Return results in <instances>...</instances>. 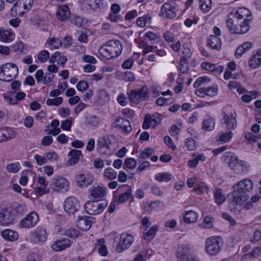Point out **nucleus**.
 <instances>
[{
	"mask_svg": "<svg viewBox=\"0 0 261 261\" xmlns=\"http://www.w3.org/2000/svg\"><path fill=\"white\" fill-rule=\"evenodd\" d=\"M142 101L147 100L149 97V89L146 86H143L140 89L136 90Z\"/></svg>",
	"mask_w": 261,
	"mask_h": 261,
	"instance_id": "37",
	"label": "nucleus"
},
{
	"mask_svg": "<svg viewBox=\"0 0 261 261\" xmlns=\"http://www.w3.org/2000/svg\"><path fill=\"white\" fill-rule=\"evenodd\" d=\"M210 79L206 76H202L199 77L196 82L194 83V87L195 88H198L202 84L205 83L206 82H210Z\"/></svg>",
	"mask_w": 261,
	"mask_h": 261,
	"instance_id": "61",
	"label": "nucleus"
},
{
	"mask_svg": "<svg viewBox=\"0 0 261 261\" xmlns=\"http://www.w3.org/2000/svg\"><path fill=\"white\" fill-rule=\"evenodd\" d=\"M140 47L143 49L142 51V54L143 55L152 52L153 50V48H155V47L153 46L148 45L147 43L144 41L140 42Z\"/></svg>",
	"mask_w": 261,
	"mask_h": 261,
	"instance_id": "51",
	"label": "nucleus"
},
{
	"mask_svg": "<svg viewBox=\"0 0 261 261\" xmlns=\"http://www.w3.org/2000/svg\"><path fill=\"white\" fill-rule=\"evenodd\" d=\"M82 155V151L79 150L72 149L68 153L70 158L66 162L67 166H72L76 164L79 160L80 156Z\"/></svg>",
	"mask_w": 261,
	"mask_h": 261,
	"instance_id": "25",
	"label": "nucleus"
},
{
	"mask_svg": "<svg viewBox=\"0 0 261 261\" xmlns=\"http://www.w3.org/2000/svg\"><path fill=\"white\" fill-rule=\"evenodd\" d=\"M129 100L135 103H139L142 100L140 98L138 94V92H137L136 90H132L128 95Z\"/></svg>",
	"mask_w": 261,
	"mask_h": 261,
	"instance_id": "44",
	"label": "nucleus"
},
{
	"mask_svg": "<svg viewBox=\"0 0 261 261\" xmlns=\"http://www.w3.org/2000/svg\"><path fill=\"white\" fill-rule=\"evenodd\" d=\"M3 238L9 241H14L18 238L17 232L11 229H5L2 232Z\"/></svg>",
	"mask_w": 261,
	"mask_h": 261,
	"instance_id": "31",
	"label": "nucleus"
},
{
	"mask_svg": "<svg viewBox=\"0 0 261 261\" xmlns=\"http://www.w3.org/2000/svg\"><path fill=\"white\" fill-rule=\"evenodd\" d=\"M47 161H57L59 159V155L54 151L48 152L46 153Z\"/></svg>",
	"mask_w": 261,
	"mask_h": 261,
	"instance_id": "63",
	"label": "nucleus"
},
{
	"mask_svg": "<svg viewBox=\"0 0 261 261\" xmlns=\"http://www.w3.org/2000/svg\"><path fill=\"white\" fill-rule=\"evenodd\" d=\"M213 219L210 217H205L202 223L200 224V226L204 228H211L213 226Z\"/></svg>",
	"mask_w": 261,
	"mask_h": 261,
	"instance_id": "50",
	"label": "nucleus"
},
{
	"mask_svg": "<svg viewBox=\"0 0 261 261\" xmlns=\"http://www.w3.org/2000/svg\"><path fill=\"white\" fill-rule=\"evenodd\" d=\"M34 0H18L11 8V12H15V14L22 16L27 13L32 8Z\"/></svg>",
	"mask_w": 261,
	"mask_h": 261,
	"instance_id": "10",
	"label": "nucleus"
},
{
	"mask_svg": "<svg viewBox=\"0 0 261 261\" xmlns=\"http://www.w3.org/2000/svg\"><path fill=\"white\" fill-rule=\"evenodd\" d=\"M251 169L250 165L246 161H241L238 174L246 173Z\"/></svg>",
	"mask_w": 261,
	"mask_h": 261,
	"instance_id": "45",
	"label": "nucleus"
},
{
	"mask_svg": "<svg viewBox=\"0 0 261 261\" xmlns=\"http://www.w3.org/2000/svg\"><path fill=\"white\" fill-rule=\"evenodd\" d=\"M97 97L103 102L108 101L109 100V94L105 90H99L97 92Z\"/></svg>",
	"mask_w": 261,
	"mask_h": 261,
	"instance_id": "52",
	"label": "nucleus"
},
{
	"mask_svg": "<svg viewBox=\"0 0 261 261\" xmlns=\"http://www.w3.org/2000/svg\"><path fill=\"white\" fill-rule=\"evenodd\" d=\"M49 58V53L48 51L43 50L39 53L38 59L41 63L45 62Z\"/></svg>",
	"mask_w": 261,
	"mask_h": 261,
	"instance_id": "53",
	"label": "nucleus"
},
{
	"mask_svg": "<svg viewBox=\"0 0 261 261\" xmlns=\"http://www.w3.org/2000/svg\"><path fill=\"white\" fill-rule=\"evenodd\" d=\"M253 186L252 181L248 178L233 185V191L228 195L230 207L234 208L247 201L249 198L247 193L251 191Z\"/></svg>",
	"mask_w": 261,
	"mask_h": 261,
	"instance_id": "2",
	"label": "nucleus"
},
{
	"mask_svg": "<svg viewBox=\"0 0 261 261\" xmlns=\"http://www.w3.org/2000/svg\"><path fill=\"white\" fill-rule=\"evenodd\" d=\"M89 197L96 201L103 200L108 192V189L102 185H94L89 190Z\"/></svg>",
	"mask_w": 261,
	"mask_h": 261,
	"instance_id": "11",
	"label": "nucleus"
},
{
	"mask_svg": "<svg viewBox=\"0 0 261 261\" xmlns=\"http://www.w3.org/2000/svg\"><path fill=\"white\" fill-rule=\"evenodd\" d=\"M185 144L187 149L190 151L195 150L198 146L197 142L191 138H187L186 140Z\"/></svg>",
	"mask_w": 261,
	"mask_h": 261,
	"instance_id": "47",
	"label": "nucleus"
},
{
	"mask_svg": "<svg viewBox=\"0 0 261 261\" xmlns=\"http://www.w3.org/2000/svg\"><path fill=\"white\" fill-rule=\"evenodd\" d=\"M48 47L51 49H58L62 45L61 40L58 38H52L46 42Z\"/></svg>",
	"mask_w": 261,
	"mask_h": 261,
	"instance_id": "42",
	"label": "nucleus"
},
{
	"mask_svg": "<svg viewBox=\"0 0 261 261\" xmlns=\"http://www.w3.org/2000/svg\"><path fill=\"white\" fill-rule=\"evenodd\" d=\"M82 8L84 11H96L102 6L101 0H81Z\"/></svg>",
	"mask_w": 261,
	"mask_h": 261,
	"instance_id": "18",
	"label": "nucleus"
},
{
	"mask_svg": "<svg viewBox=\"0 0 261 261\" xmlns=\"http://www.w3.org/2000/svg\"><path fill=\"white\" fill-rule=\"evenodd\" d=\"M57 16L61 21H65L70 14L68 7L66 5H63L59 7L57 10Z\"/></svg>",
	"mask_w": 261,
	"mask_h": 261,
	"instance_id": "26",
	"label": "nucleus"
},
{
	"mask_svg": "<svg viewBox=\"0 0 261 261\" xmlns=\"http://www.w3.org/2000/svg\"><path fill=\"white\" fill-rule=\"evenodd\" d=\"M152 153V149L150 148H146L140 152L138 158L140 160H143L146 159H148L150 156H151Z\"/></svg>",
	"mask_w": 261,
	"mask_h": 261,
	"instance_id": "46",
	"label": "nucleus"
},
{
	"mask_svg": "<svg viewBox=\"0 0 261 261\" xmlns=\"http://www.w3.org/2000/svg\"><path fill=\"white\" fill-rule=\"evenodd\" d=\"M47 239V233L45 228L38 227L34 232V241L36 243L44 242Z\"/></svg>",
	"mask_w": 261,
	"mask_h": 261,
	"instance_id": "23",
	"label": "nucleus"
},
{
	"mask_svg": "<svg viewBox=\"0 0 261 261\" xmlns=\"http://www.w3.org/2000/svg\"><path fill=\"white\" fill-rule=\"evenodd\" d=\"M80 207V205L77 199L73 196L67 197L64 204V208L65 211L69 215L74 214L78 211Z\"/></svg>",
	"mask_w": 261,
	"mask_h": 261,
	"instance_id": "14",
	"label": "nucleus"
},
{
	"mask_svg": "<svg viewBox=\"0 0 261 261\" xmlns=\"http://www.w3.org/2000/svg\"><path fill=\"white\" fill-rule=\"evenodd\" d=\"M220 237H213L206 240L205 249L207 254L212 256L216 255L221 251L223 246Z\"/></svg>",
	"mask_w": 261,
	"mask_h": 261,
	"instance_id": "8",
	"label": "nucleus"
},
{
	"mask_svg": "<svg viewBox=\"0 0 261 261\" xmlns=\"http://www.w3.org/2000/svg\"><path fill=\"white\" fill-rule=\"evenodd\" d=\"M114 123L115 127L123 132L129 133L132 130L130 122L126 119L118 118L115 120Z\"/></svg>",
	"mask_w": 261,
	"mask_h": 261,
	"instance_id": "20",
	"label": "nucleus"
},
{
	"mask_svg": "<svg viewBox=\"0 0 261 261\" xmlns=\"http://www.w3.org/2000/svg\"><path fill=\"white\" fill-rule=\"evenodd\" d=\"M127 190L124 193L119 196L118 201L119 203L126 202L132 194V188L128 186Z\"/></svg>",
	"mask_w": 261,
	"mask_h": 261,
	"instance_id": "43",
	"label": "nucleus"
},
{
	"mask_svg": "<svg viewBox=\"0 0 261 261\" xmlns=\"http://www.w3.org/2000/svg\"><path fill=\"white\" fill-rule=\"evenodd\" d=\"M39 221V217L36 212H32L24 219L20 220L19 225L21 228H30L36 225Z\"/></svg>",
	"mask_w": 261,
	"mask_h": 261,
	"instance_id": "16",
	"label": "nucleus"
},
{
	"mask_svg": "<svg viewBox=\"0 0 261 261\" xmlns=\"http://www.w3.org/2000/svg\"><path fill=\"white\" fill-rule=\"evenodd\" d=\"M191 253L190 248L187 245H181L177 249L176 256L181 261Z\"/></svg>",
	"mask_w": 261,
	"mask_h": 261,
	"instance_id": "33",
	"label": "nucleus"
},
{
	"mask_svg": "<svg viewBox=\"0 0 261 261\" xmlns=\"http://www.w3.org/2000/svg\"><path fill=\"white\" fill-rule=\"evenodd\" d=\"M115 139L113 136L108 135L99 137L97 150L101 154H111L115 150Z\"/></svg>",
	"mask_w": 261,
	"mask_h": 261,
	"instance_id": "4",
	"label": "nucleus"
},
{
	"mask_svg": "<svg viewBox=\"0 0 261 261\" xmlns=\"http://www.w3.org/2000/svg\"><path fill=\"white\" fill-rule=\"evenodd\" d=\"M158 230V227L156 225L152 226L148 230H146L144 233V239H148V237L154 236Z\"/></svg>",
	"mask_w": 261,
	"mask_h": 261,
	"instance_id": "56",
	"label": "nucleus"
},
{
	"mask_svg": "<svg viewBox=\"0 0 261 261\" xmlns=\"http://www.w3.org/2000/svg\"><path fill=\"white\" fill-rule=\"evenodd\" d=\"M77 183L79 186L86 187L92 184V178L88 175L81 173L76 178Z\"/></svg>",
	"mask_w": 261,
	"mask_h": 261,
	"instance_id": "30",
	"label": "nucleus"
},
{
	"mask_svg": "<svg viewBox=\"0 0 261 261\" xmlns=\"http://www.w3.org/2000/svg\"><path fill=\"white\" fill-rule=\"evenodd\" d=\"M95 218L92 217L79 216L76 221V225L80 229L83 231H87L91 227Z\"/></svg>",
	"mask_w": 261,
	"mask_h": 261,
	"instance_id": "19",
	"label": "nucleus"
},
{
	"mask_svg": "<svg viewBox=\"0 0 261 261\" xmlns=\"http://www.w3.org/2000/svg\"><path fill=\"white\" fill-rule=\"evenodd\" d=\"M117 175V172L113 168H108L105 170L104 175L110 180L116 178Z\"/></svg>",
	"mask_w": 261,
	"mask_h": 261,
	"instance_id": "48",
	"label": "nucleus"
},
{
	"mask_svg": "<svg viewBox=\"0 0 261 261\" xmlns=\"http://www.w3.org/2000/svg\"><path fill=\"white\" fill-rule=\"evenodd\" d=\"M64 235L73 239L76 238L79 235V231L74 228L66 229L64 232Z\"/></svg>",
	"mask_w": 261,
	"mask_h": 261,
	"instance_id": "54",
	"label": "nucleus"
},
{
	"mask_svg": "<svg viewBox=\"0 0 261 261\" xmlns=\"http://www.w3.org/2000/svg\"><path fill=\"white\" fill-rule=\"evenodd\" d=\"M122 45L118 40H111L103 44L98 49L100 55L108 60L116 58L121 53Z\"/></svg>",
	"mask_w": 261,
	"mask_h": 261,
	"instance_id": "3",
	"label": "nucleus"
},
{
	"mask_svg": "<svg viewBox=\"0 0 261 261\" xmlns=\"http://www.w3.org/2000/svg\"><path fill=\"white\" fill-rule=\"evenodd\" d=\"M160 16L166 19H172L176 15L175 4L167 2L161 7Z\"/></svg>",
	"mask_w": 261,
	"mask_h": 261,
	"instance_id": "15",
	"label": "nucleus"
},
{
	"mask_svg": "<svg viewBox=\"0 0 261 261\" xmlns=\"http://www.w3.org/2000/svg\"><path fill=\"white\" fill-rule=\"evenodd\" d=\"M225 111H223L222 113L223 116L222 121L226 125V128L228 130L235 129L237 127V113L235 111L231 112L232 107L230 106H227L224 108Z\"/></svg>",
	"mask_w": 261,
	"mask_h": 261,
	"instance_id": "6",
	"label": "nucleus"
},
{
	"mask_svg": "<svg viewBox=\"0 0 261 261\" xmlns=\"http://www.w3.org/2000/svg\"><path fill=\"white\" fill-rule=\"evenodd\" d=\"M98 201H88L84 206L86 212L89 215H97L101 213L108 205V202L106 200H101L98 203Z\"/></svg>",
	"mask_w": 261,
	"mask_h": 261,
	"instance_id": "9",
	"label": "nucleus"
},
{
	"mask_svg": "<svg viewBox=\"0 0 261 261\" xmlns=\"http://www.w3.org/2000/svg\"><path fill=\"white\" fill-rule=\"evenodd\" d=\"M41 256L37 252H30L27 256V261H41Z\"/></svg>",
	"mask_w": 261,
	"mask_h": 261,
	"instance_id": "57",
	"label": "nucleus"
},
{
	"mask_svg": "<svg viewBox=\"0 0 261 261\" xmlns=\"http://www.w3.org/2000/svg\"><path fill=\"white\" fill-rule=\"evenodd\" d=\"M137 165V163L136 160L132 158H127L124 162L125 167L131 170L134 169L136 167Z\"/></svg>",
	"mask_w": 261,
	"mask_h": 261,
	"instance_id": "49",
	"label": "nucleus"
},
{
	"mask_svg": "<svg viewBox=\"0 0 261 261\" xmlns=\"http://www.w3.org/2000/svg\"><path fill=\"white\" fill-rule=\"evenodd\" d=\"M179 69L182 74H187L189 70V62L186 58H181L179 61Z\"/></svg>",
	"mask_w": 261,
	"mask_h": 261,
	"instance_id": "39",
	"label": "nucleus"
},
{
	"mask_svg": "<svg viewBox=\"0 0 261 261\" xmlns=\"http://www.w3.org/2000/svg\"><path fill=\"white\" fill-rule=\"evenodd\" d=\"M134 240V238L133 235L126 233H122L116 247V251L120 253L124 251L130 247Z\"/></svg>",
	"mask_w": 261,
	"mask_h": 261,
	"instance_id": "12",
	"label": "nucleus"
},
{
	"mask_svg": "<svg viewBox=\"0 0 261 261\" xmlns=\"http://www.w3.org/2000/svg\"><path fill=\"white\" fill-rule=\"evenodd\" d=\"M63 101V98L61 97H57L53 99H48L46 100V105L48 106H58L60 105Z\"/></svg>",
	"mask_w": 261,
	"mask_h": 261,
	"instance_id": "55",
	"label": "nucleus"
},
{
	"mask_svg": "<svg viewBox=\"0 0 261 261\" xmlns=\"http://www.w3.org/2000/svg\"><path fill=\"white\" fill-rule=\"evenodd\" d=\"M199 3V8L203 13H206L212 8L211 0H198Z\"/></svg>",
	"mask_w": 261,
	"mask_h": 261,
	"instance_id": "36",
	"label": "nucleus"
},
{
	"mask_svg": "<svg viewBox=\"0 0 261 261\" xmlns=\"http://www.w3.org/2000/svg\"><path fill=\"white\" fill-rule=\"evenodd\" d=\"M18 73V67L14 63H6L0 67V80L2 81L11 82L17 77Z\"/></svg>",
	"mask_w": 261,
	"mask_h": 261,
	"instance_id": "5",
	"label": "nucleus"
},
{
	"mask_svg": "<svg viewBox=\"0 0 261 261\" xmlns=\"http://www.w3.org/2000/svg\"><path fill=\"white\" fill-rule=\"evenodd\" d=\"M233 136V134L230 130L228 132L225 133L220 132L217 136V140L223 143H226L231 140Z\"/></svg>",
	"mask_w": 261,
	"mask_h": 261,
	"instance_id": "34",
	"label": "nucleus"
},
{
	"mask_svg": "<svg viewBox=\"0 0 261 261\" xmlns=\"http://www.w3.org/2000/svg\"><path fill=\"white\" fill-rule=\"evenodd\" d=\"M15 136L14 130L8 127L0 128V143L8 141Z\"/></svg>",
	"mask_w": 261,
	"mask_h": 261,
	"instance_id": "21",
	"label": "nucleus"
},
{
	"mask_svg": "<svg viewBox=\"0 0 261 261\" xmlns=\"http://www.w3.org/2000/svg\"><path fill=\"white\" fill-rule=\"evenodd\" d=\"M50 187L55 192L66 193L69 189V182L61 175H55L51 179Z\"/></svg>",
	"mask_w": 261,
	"mask_h": 261,
	"instance_id": "7",
	"label": "nucleus"
},
{
	"mask_svg": "<svg viewBox=\"0 0 261 261\" xmlns=\"http://www.w3.org/2000/svg\"><path fill=\"white\" fill-rule=\"evenodd\" d=\"M207 43L212 49L217 50L221 49V41L219 37L210 35L207 39Z\"/></svg>",
	"mask_w": 261,
	"mask_h": 261,
	"instance_id": "27",
	"label": "nucleus"
},
{
	"mask_svg": "<svg viewBox=\"0 0 261 261\" xmlns=\"http://www.w3.org/2000/svg\"><path fill=\"white\" fill-rule=\"evenodd\" d=\"M249 65L254 69L257 68L261 65V49L252 56L249 61Z\"/></svg>",
	"mask_w": 261,
	"mask_h": 261,
	"instance_id": "28",
	"label": "nucleus"
},
{
	"mask_svg": "<svg viewBox=\"0 0 261 261\" xmlns=\"http://www.w3.org/2000/svg\"><path fill=\"white\" fill-rule=\"evenodd\" d=\"M252 259L257 258L261 254V247H257L249 253Z\"/></svg>",
	"mask_w": 261,
	"mask_h": 261,
	"instance_id": "64",
	"label": "nucleus"
},
{
	"mask_svg": "<svg viewBox=\"0 0 261 261\" xmlns=\"http://www.w3.org/2000/svg\"><path fill=\"white\" fill-rule=\"evenodd\" d=\"M89 87L88 82L86 81H80L76 85V89L80 91L86 90Z\"/></svg>",
	"mask_w": 261,
	"mask_h": 261,
	"instance_id": "59",
	"label": "nucleus"
},
{
	"mask_svg": "<svg viewBox=\"0 0 261 261\" xmlns=\"http://www.w3.org/2000/svg\"><path fill=\"white\" fill-rule=\"evenodd\" d=\"M71 245V242L68 239L58 240L51 245V248L56 251H61L69 247Z\"/></svg>",
	"mask_w": 261,
	"mask_h": 261,
	"instance_id": "22",
	"label": "nucleus"
},
{
	"mask_svg": "<svg viewBox=\"0 0 261 261\" xmlns=\"http://www.w3.org/2000/svg\"><path fill=\"white\" fill-rule=\"evenodd\" d=\"M252 19L251 11L246 8L240 7L228 15L227 27L232 34H244L249 31V21Z\"/></svg>",
	"mask_w": 261,
	"mask_h": 261,
	"instance_id": "1",
	"label": "nucleus"
},
{
	"mask_svg": "<svg viewBox=\"0 0 261 261\" xmlns=\"http://www.w3.org/2000/svg\"><path fill=\"white\" fill-rule=\"evenodd\" d=\"M34 159L36 164L38 166H42L47 163V158L46 156H42L39 154H35Z\"/></svg>",
	"mask_w": 261,
	"mask_h": 261,
	"instance_id": "60",
	"label": "nucleus"
},
{
	"mask_svg": "<svg viewBox=\"0 0 261 261\" xmlns=\"http://www.w3.org/2000/svg\"><path fill=\"white\" fill-rule=\"evenodd\" d=\"M184 221L187 224L195 222L198 219V214L193 211L185 212L184 216Z\"/></svg>",
	"mask_w": 261,
	"mask_h": 261,
	"instance_id": "32",
	"label": "nucleus"
},
{
	"mask_svg": "<svg viewBox=\"0 0 261 261\" xmlns=\"http://www.w3.org/2000/svg\"><path fill=\"white\" fill-rule=\"evenodd\" d=\"M215 124V119L213 118H209L203 121L202 128L206 131H211L214 128Z\"/></svg>",
	"mask_w": 261,
	"mask_h": 261,
	"instance_id": "38",
	"label": "nucleus"
},
{
	"mask_svg": "<svg viewBox=\"0 0 261 261\" xmlns=\"http://www.w3.org/2000/svg\"><path fill=\"white\" fill-rule=\"evenodd\" d=\"M155 179L159 182H168L172 178V175L168 172L157 173L155 176Z\"/></svg>",
	"mask_w": 261,
	"mask_h": 261,
	"instance_id": "35",
	"label": "nucleus"
},
{
	"mask_svg": "<svg viewBox=\"0 0 261 261\" xmlns=\"http://www.w3.org/2000/svg\"><path fill=\"white\" fill-rule=\"evenodd\" d=\"M215 202L218 204H221L225 201V197L222 194V190L216 189L214 192Z\"/></svg>",
	"mask_w": 261,
	"mask_h": 261,
	"instance_id": "40",
	"label": "nucleus"
},
{
	"mask_svg": "<svg viewBox=\"0 0 261 261\" xmlns=\"http://www.w3.org/2000/svg\"><path fill=\"white\" fill-rule=\"evenodd\" d=\"M72 125V120L70 119H67L61 122V127L65 130H70Z\"/></svg>",
	"mask_w": 261,
	"mask_h": 261,
	"instance_id": "62",
	"label": "nucleus"
},
{
	"mask_svg": "<svg viewBox=\"0 0 261 261\" xmlns=\"http://www.w3.org/2000/svg\"><path fill=\"white\" fill-rule=\"evenodd\" d=\"M162 120V116L160 114L155 113L153 115L147 114L143 123V128L145 129L150 127H154Z\"/></svg>",
	"mask_w": 261,
	"mask_h": 261,
	"instance_id": "17",
	"label": "nucleus"
},
{
	"mask_svg": "<svg viewBox=\"0 0 261 261\" xmlns=\"http://www.w3.org/2000/svg\"><path fill=\"white\" fill-rule=\"evenodd\" d=\"M10 212L6 208H3L0 212V225L8 226L13 222Z\"/></svg>",
	"mask_w": 261,
	"mask_h": 261,
	"instance_id": "24",
	"label": "nucleus"
},
{
	"mask_svg": "<svg viewBox=\"0 0 261 261\" xmlns=\"http://www.w3.org/2000/svg\"><path fill=\"white\" fill-rule=\"evenodd\" d=\"M12 48L15 52L20 53L23 51V44L21 41H17L13 43Z\"/></svg>",
	"mask_w": 261,
	"mask_h": 261,
	"instance_id": "58",
	"label": "nucleus"
},
{
	"mask_svg": "<svg viewBox=\"0 0 261 261\" xmlns=\"http://www.w3.org/2000/svg\"><path fill=\"white\" fill-rule=\"evenodd\" d=\"M14 37L15 35L11 30H0V41L10 42L14 39Z\"/></svg>",
	"mask_w": 261,
	"mask_h": 261,
	"instance_id": "29",
	"label": "nucleus"
},
{
	"mask_svg": "<svg viewBox=\"0 0 261 261\" xmlns=\"http://www.w3.org/2000/svg\"><path fill=\"white\" fill-rule=\"evenodd\" d=\"M151 20V17L149 14H146L143 16L137 18L136 22L138 27L144 28L147 22H150Z\"/></svg>",
	"mask_w": 261,
	"mask_h": 261,
	"instance_id": "41",
	"label": "nucleus"
},
{
	"mask_svg": "<svg viewBox=\"0 0 261 261\" xmlns=\"http://www.w3.org/2000/svg\"><path fill=\"white\" fill-rule=\"evenodd\" d=\"M222 160L227 164L236 173H238L239 166L241 160H239L237 156L231 153H227L223 155Z\"/></svg>",
	"mask_w": 261,
	"mask_h": 261,
	"instance_id": "13",
	"label": "nucleus"
}]
</instances>
